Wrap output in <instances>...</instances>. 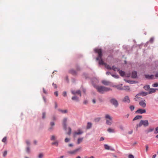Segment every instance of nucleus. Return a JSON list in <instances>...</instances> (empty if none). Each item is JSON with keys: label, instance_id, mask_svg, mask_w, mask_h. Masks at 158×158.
Instances as JSON below:
<instances>
[{"label": "nucleus", "instance_id": "nucleus-60", "mask_svg": "<svg viewBox=\"0 0 158 158\" xmlns=\"http://www.w3.org/2000/svg\"><path fill=\"white\" fill-rule=\"evenodd\" d=\"M139 98H139V97L138 98L137 97H135V98H134V99L135 101H137L138 100V99Z\"/></svg>", "mask_w": 158, "mask_h": 158}, {"label": "nucleus", "instance_id": "nucleus-42", "mask_svg": "<svg viewBox=\"0 0 158 158\" xmlns=\"http://www.w3.org/2000/svg\"><path fill=\"white\" fill-rule=\"evenodd\" d=\"M43 156L44 155L43 153H40L39 154L38 157L39 158H42Z\"/></svg>", "mask_w": 158, "mask_h": 158}, {"label": "nucleus", "instance_id": "nucleus-10", "mask_svg": "<svg viewBox=\"0 0 158 158\" xmlns=\"http://www.w3.org/2000/svg\"><path fill=\"white\" fill-rule=\"evenodd\" d=\"M122 101L124 102H127L129 103L130 102V100L128 96H125L124 98L123 99Z\"/></svg>", "mask_w": 158, "mask_h": 158}, {"label": "nucleus", "instance_id": "nucleus-36", "mask_svg": "<svg viewBox=\"0 0 158 158\" xmlns=\"http://www.w3.org/2000/svg\"><path fill=\"white\" fill-rule=\"evenodd\" d=\"M46 113L45 112H43L42 113V118L43 119H44L46 117Z\"/></svg>", "mask_w": 158, "mask_h": 158}, {"label": "nucleus", "instance_id": "nucleus-2", "mask_svg": "<svg viewBox=\"0 0 158 158\" xmlns=\"http://www.w3.org/2000/svg\"><path fill=\"white\" fill-rule=\"evenodd\" d=\"M98 92L101 94L104 92H107L112 89L103 86H98L96 88Z\"/></svg>", "mask_w": 158, "mask_h": 158}, {"label": "nucleus", "instance_id": "nucleus-31", "mask_svg": "<svg viewBox=\"0 0 158 158\" xmlns=\"http://www.w3.org/2000/svg\"><path fill=\"white\" fill-rule=\"evenodd\" d=\"M101 119V118L100 117L96 118L94 119V121L95 122H98L100 121Z\"/></svg>", "mask_w": 158, "mask_h": 158}, {"label": "nucleus", "instance_id": "nucleus-46", "mask_svg": "<svg viewBox=\"0 0 158 158\" xmlns=\"http://www.w3.org/2000/svg\"><path fill=\"white\" fill-rule=\"evenodd\" d=\"M7 154V151L6 150L3 153V156L5 157Z\"/></svg>", "mask_w": 158, "mask_h": 158}, {"label": "nucleus", "instance_id": "nucleus-50", "mask_svg": "<svg viewBox=\"0 0 158 158\" xmlns=\"http://www.w3.org/2000/svg\"><path fill=\"white\" fill-rule=\"evenodd\" d=\"M70 140L69 139L66 138L65 139V142L66 143H67L70 141Z\"/></svg>", "mask_w": 158, "mask_h": 158}, {"label": "nucleus", "instance_id": "nucleus-20", "mask_svg": "<svg viewBox=\"0 0 158 158\" xmlns=\"http://www.w3.org/2000/svg\"><path fill=\"white\" fill-rule=\"evenodd\" d=\"M102 83L104 85H109L110 82L106 80H102Z\"/></svg>", "mask_w": 158, "mask_h": 158}, {"label": "nucleus", "instance_id": "nucleus-6", "mask_svg": "<svg viewBox=\"0 0 158 158\" xmlns=\"http://www.w3.org/2000/svg\"><path fill=\"white\" fill-rule=\"evenodd\" d=\"M71 93L72 94L75 95L76 94L79 95L80 97H81V91L80 90H78L76 91L75 90H72L71 91Z\"/></svg>", "mask_w": 158, "mask_h": 158}, {"label": "nucleus", "instance_id": "nucleus-18", "mask_svg": "<svg viewBox=\"0 0 158 158\" xmlns=\"http://www.w3.org/2000/svg\"><path fill=\"white\" fill-rule=\"evenodd\" d=\"M92 124L91 123L88 122L87 123V125L86 126V129H90L92 127Z\"/></svg>", "mask_w": 158, "mask_h": 158}, {"label": "nucleus", "instance_id": "nucleus-19", "mask_svg": "<svg viewBox=\"0 0 158 158\" xmlns=\"http://www.w3.org/2000/svg\"><path fill=\"white\" fill-rule=\"evenodd\" d=\"M142 118V115H138L135 116V118L133 119V121H134L135 120L141 119Z\"/></svg>", "mask_w": 158, "mask_h": 158}, {"label": "nucleus", "instance_id": "nucleus-43", "mask_svg": "<svg viewBox=\"0 0 158 158\" xmlns=\"http://www.w3.org/2000/svg\"><path fill=\"white\" fill-rule=\"evenodd\" d=\"M154 133L155 134H157L158 133V127L156 128Z\"/></svg>", "mask_w": 158, "mask_h": 158}, {"label": "nucleus", "instance_id": "nucleus-57", "mask_svg": "<svg viewBox=\"0 0 158 158\" xmlns=\"http://www.w3.org/2000/svg\"><path fill=\"white\" fill-rule=\"evenodd\" d=\"M50 124L52 127L53 126L55 125V123L53 122H50Z\"/></svg>", "mask_w": 158, "mask_h": 158}, {"label": "nucleus", "instance_id": "nucleus-1", "mask_svg": "<svg viewBox=\"0 0 158 158\" xmlns=\"http://www.w3.org/2000/svg\"><path fill=\"white\" fill-rule=\"evenodd\" d=\"M94 52L98 54V56L96 58V60L98 61L100 65H104L105 67L108 69H111V67L109 65L104 63L102 59V50L101 48H95L94 49Z\"/></svg>", "mask_w": 158, "mask_h": 158}, {"label": "nucleus", "instance_id": "nucleus-35", "mask_svg": "<svg viewBox=\"0 0 158 158\" xmlns=\"http://www.w3.org/2000/svg\"><path fill=\"white\" fill-rule=\"evenodd\" d=\"M105 118H108L111 121H112V119L111 117L108 114H106L105 116Z\"/></svg>", "mask_w": 158, "mask_h": 158}, {"label": "nucleus", "instance_id": "nucleus-49", "mask_svg": "<svg viewBox=\"0 0 158 158\" xmlns=\"http://www.w3.org/2000/svg\"><path fill=\"white\" fill-rule=\"evenodd\" d=\"M126 81L127 82L130 83V84H132L133 83V82H134V81H130V80H127Z\"/></svg>", "mask_w": 158, "mask_h": 158}, {"label": "nucleus", "instance_id": "nucleus-3", "mask_svg": "<svg viewBox=\"0 0 158 158\" xmlns=\"http://www.w3.org/2000/svg\"><path fill=\"white\" fill-rule=\"evenodd\" d=\"M142 125H143L145 127H147L148 126L149 123L148 120H141L140 121L139 124L136 125V129L137 130V128L138 127H141Z\"/></svg>", "mask_w": 158, "mask_h": 158}, {"label": "nucleus", "instance_id": "nucleus-45", "mask_svg": "<svg viewBox=\"0 0 158 158\" xmlns=\"http://www.w3.org/2000/svg\"><path fill=\"white\" fill-rule=\"evenodd\" d=\"M152 86L155 87H157L158 86V83H156L153 84L152 85Z\"/></svg>", "mask_w": 158, "mask_h": 158}, {"label": "nucleus", "instance_id": "nucleus-5", "mask_svg": "<svg viewBox=\"0 0 158 158\" xmlns=\"http://www.w3.org/2000/svg\"><path fill=\"white\" fill-rule=\"evenodd\" d=\"M69 73L72 75L75 76L77 75V71L74 70L73 69H71L69 70Z\"/></svg>", "mask_w": 158, "mask_h": 158}, {"label": "nucleus", "instance_id": "nucleus-32", "mask_svg": "<svg viewBox=\"0 0 158 158\" xmlns=\"http://www.w3.org/2000/svg\"><path fill=\"white\" fill-rule=\"evenodd\" d=\"M150 86L149 85H146L143 87V88L145 90H147L149 89H150Z\"/></svg>", "mask_w": 158, "mask_h": 158}, {"label": "nucleus", "instance_id": "nucleus-12", "mask_svg": "<svg viewBox=\"0 0 158 158\" xmlns=\"http://www.w3.org/2000/svg\"><path fill=\"white\" fill-rule=\"evenodd\" d=\"M145 100H142L139 102V104L140 106H141L143 107L144 108L146 106V104L145 102Z\"/></svg>", "mask_w": 158, "mask_h": 158}, {"label": "nucleus", "instance_id": "nucleus-25", "mask_svg": "<svg viewBox=\"0 0 158 158\" xmlns=\"http://www.w3.org/2000/svg\"><path fill=\"white\" fill-rule=\"evenodd\" d=\"M83 133L82 131H81L80 130H79L78 132H74L75 135H79Z\"/></svg>", "mask_w": 158, "mask_h": 158}, {"label": "nucleus", "instance_id": "nucleus-33", "mask_svg": "<svg viewBox=\"0 0 158 158\" xmlns=\"http://www.w3.org/2000/svg\"><path fill=\"white\" fill-rule=\"evenodd\" d=\"M83 76L86 78L87 79L88 78V74L86 73H84L83 74Z\"/></svg>", "mask_w": 158, "mask_h": 158}, {"label": "nucleus", "instance_id": "nucleus-59", "mask_svg": "<svg viewBox=\"0 0 158 158\" xmlns=\"http://www.w3.org/2000/svg\"><path fill=\"white\" fill-rule=\"evenodd\" d=\"M43 100H44V102L45 103H46V100L45 97L44 96H43Z\"/></svg>", "mask_w": 158, "mask_h": 158}, {"label": "nucleus", "instance_id": "nucleus-56", "mask_svg": "<svg viewBox=\"0 0 158 158\" xmlns=\"http://www.w3.org/2000/svg\"><path fill=\"white\" fill-rule=\"evenodd\" d=\"M43 89L44 93L45 94H48L47 92L45 89L44 88H43Z\"/></svg>", "mask_w": 158, "mask_h": 158}, {"label": "nucleus", "instance_id": "nucleus-48", "mask_svg": "<svg viewBox=\"0 0 158 158\" xmlns=\"http://www.w3.org/2000/svg\"><path fill=\"white\" fill-rule=\"evenodd\" d=\"M52 85L53 86L54 89H56L57 88V85L56 84H55L54 83H53L52 84Z\"/></svg>", "mask_w": 158, "mask_h": 158}, {"label": "nucleus", "instance_id": "nucleus-15", "mask_svg": "<svg viewBox=\"0 0 158 158\" xmlns=\"http://www.w3.org/2000/svg\"><path fill=\"white\" fill-rule=\"evenodd\" d=\"M71 99L73 100L76 102H79V98L75 95L73 96Z\"/></svg>", "mask_w": 158, "mask_h": 158}, {"label": "nucleus", "instance_id": "nucleus-54", "mask_svg": "<svg viewBox=\"0 0 158 158\" xmlns=\"http://www.w3.org/2000/svg\"><path fill=\"white\" fill-rule=\"evenodd\" d=\"M128 158H134V156L132 154H130L128 156Z\"/></svg>", "mask_w": 158, "mask_h": 158}, {"label": "nucleus", "instance_id": "nucleus-26", "mask_svg": "<svg viewBox=\"0 0 158 158\" xmlns=\"http://www.w3.org/2000/svg\"><path fill=\"white\" fill-rule=\"evenodd\" d=\"M75 67L77 71H78L81 70V68L78 64H76V65Z\"/></svg>", "mask_w": 158, "mask_h": 158}, {"label": "nucleus", "instance_id": "nucleus-21", "mask_svg": "<svg viewBox=\"0 0 158 158\" xmlns=\"http://www.w3.org/2000/svg\"><path fill=\"white\" fill-rule=\"evenodd\" d=\"M156 89H155L154 88L150 89L149 92H148V94H152V93L155 92H156Z\"/></svg>", "mask_w": 158, "mask_h": 158}, {"label": "nucleus", "instance_id": "nucleus-44", "mask_svg": "<svg viewBox=\"0 0 158 158\" xmlns=\"http://www.w3.org/2000/svg\"><path fill=\"white\" fill-rule=\"evenodd\" d=\"M7 140V137L5 136L2 139V141L3 143H5Z\"/></svg>", "mask_w": 158, "mask_h": 158}, {"label": "nucleus", "instance_id": "nucleus-28", "mask_svg": "<svg viewBox=\"0 0 158 158\" xmlns=\"http://www.w3.org/2000/svg\"><path fill=\"white\" fill-rule=\"evenodd\" d=\"M26 151L28 154H29L30 153V149L29 146H27V147L26 148Z\"/></svg>", "mask_w": 158, "mask_h": 158}, {"label": "nucleus", "instance_id": "nucleus-47", "mask_svg": "<svg viewBox=\"0 0 158 158\" xmlns=\"http://www.w3.org/2000/svg\"><path fill=\"white\" fill-rule=\"evenodd\" d=\"M55 139V137L54 135H53L52 136L50 139L51 140H54Z\"/></svg>", "mask_w": 158, "mask_h": 158}, {"label": "nucleus", "instance_id": "nucleus-64", "mask_svg": "<svg viewBox=\"0 0 158 158\" xmlns=\"http://www.w3.org/2000/svg\"><path fill=\"white\" fill-rule=\"evenodd\" d=\"M88 101L87 100H85L83 102V103L85 104H86L87 103Z\"/></svg>", "mask_w": 158, "mask_h": 158}, {"label": "nucleus", "instance_id": "nucleus-14", "mask_svg": "<svg viewBox=\"0 0 158 158\" xmlns=\"http://www.w3.org/2000/svg\"><path fill=\"white\" fill-rule=\"evenodd\" d=\"M145 77L149 79H154V75H149L147 74L144 75Z\"/></svg>", "mask_w": 158, "mask_h": 158}, {"label": "nucleus", "instance_id": "nucleus-22", "mask_svg": "<svg viewBox=\"0 0 158 158\" xmlns=\"http://www.w3.org/2000/svg\"><path fill=\"white\" fill-rule=\"evenodd\" d=\"M123 90H124L126 91H129L130 90V88L128 86H123Z\"/></svg>", "mask_w": 158, "mask_h": 158}, {"label": "nucleus", "instance_id": "nucleus-53", "mask_svg": "<svg viewBox=\"0 0 158 158\" xmlns=\"http://www.w3.org/2000/svg\"><path fill=\"white\" fill-rule=\"evenodd\" d=\"M26 144L28 145V146H29L30 144V142L28 140H26Z\"/></svg>", "mask_w": 158, "mask_h": 158}, {"label": "nucleus", "instance_id": "nucleus-16", "mask_svg": "<svg viewBox=\"0 0 158 158\" xmlns=\"http://www.w3.org/2000/svg\"><path fill=\"white\" fill-rule=\"evenodd\" d=\"M154 129V128H149L145 130V132L146 134H148L149 132L153 131Z\"/></svg>", "mask_w": 158, "mask_h": 158}, {"label": "nucleus", "instance_id": "nucleus-29", "mask_svg": "<svg viewBox=\"0 0 158 158\" xmlns=\"http://www.w3.org/2000/svg\"><path fill=\"white\" fill-rule=\"evenodd\" d=\"M68 130H69L68 132H67L66 134H68L69 135H70L71 134V128L70 127H68Z\"/></svg>", "mask_w": 158, "mask_h": 158}, {"label": "nucleus", "instance_id": "nucleus-37", "mask_svg": "<svg viewBox=\"0 0 158 158\" xmlns=\"http://www.w3.org/2000/svg\"><path fill=\"white\" fill-rule=\"evenodd\" d=\"M104 147H105V149H107V150H110V147L108 145L105 144L104 145Z\"/></svg>", "mask_w": 158, "mask_h": 158}, {"label": "nucleus", "instance_id": "nucleus-38", "mask_svg": "<svg viewBox=\"0 0 158 158\" xmlns=\"http://www.w3.org/2000/svg\"><path fill=\"white\" fill-rule=\"evenodd\" d=\"M118 68H117L114 65L112 66L111 68V69H112L113 70L115 71H116V69H117L118 70Z\"/></svg>", "mask_w": 158, "mask_h": 158}, {"label": "nucleus", "instance_id": "nucleus-40", "mask_svg": "<svg viewBox=\"0 0 158 158\" xmlns=\"http://www.w3.org/2000/svg\"><path fill=\"white\" fill-rule=\"evenodd\" d=\"M106 123L107 125H110L112 124V123L111 122H110V121H109L108 120H106Z\"/></svg>", "mask_w": 158, "mask_h": 158}, {"label": "nucleus", "instance_id": "nucleus-61", "mask_svg": "<svg viewBox=\"0 0 158 158\" xmlns=\"http://www.w3.org/2000/svg\"><path fill=\"white\" fill-rule=\"evenodd\" d=\"M148 145H146V151L147 152L148 150Z\"/></svg>", "mask_w": 158, "mask_h": 158}, {"label": "nucleus", "instance_id": "nucleus-8", "mask_svg": "<svg viewBox=\"0 0 158 158\" xmlns=\"http://www.w3.org/2000/svg\"><path fill=\"white\" fill-rule=\"evenodd\" d=\"M146 111L145 109H139L135 111V113L136 114H142L143 113H145Z\"/></svg>", "mask_w": 158, "mask_h": 158}, {"label": "nucleus", "instance_id": "nucleus-34", "mask_svg": "<svg viewBox=\"0 0 158 158\" xmlns=\"http://www.w3.org/2000/svg\"><path fill=\"white\" fill-rule=\"evenodd\" d=\"M52 145H56V146L57 147L58 145V142L57 141L55 142H52Z\"/></svg>", "mask_w": 158, "mask_h": 158}, {"label": "nucleus", "instance_id": "nucleus-9", "mask_svg": "<svg viewBox=\"0 0 158 158\" xmlns=\"http://www.w3.org/2000/svg\"><path fill=\"white\" fill-rule=\"evenodd\" d=\"M81 148V147L77 148L73 151H69L68 152V153L70 154H73L76 153L77 152L79 151Z\"/></svg>", "mask_w": 158, "mask_h": 158}, {"label": "nucleus", "instance_id": "nucleus-39", "mask_svg": "<svg viewBox=\"0 0 158 158\" xmlns=\"http://www.w3.org/2000/svg\"><path fill=\"white\" fill-rule=\"evenodd\" d=\"M130 109L131 111H133L135 108V107L133 105L131 106L130 107Z\"/></svg>", "mask_w": 158, "mask_h": 158}, {"label": "nucleus", "instance_id": "nucleus-24", "mask_svg": "<svg viewBox=\"0 0 158 158\" xmlns=\"http://www.w3.org/2000/svg\"><path fill=\"white\" fill-rule=\"evenodd\" d=\"M140 93L141 95L142 96H146L148 94H149L148 93V92H143V91H142Z\"/></svg>", "mask_w": 158, "mask_h": 158}, {"label": "nucleus", "instance_id": "nucleus-62", "mask_svg": "<svg viewBox=\"0 0 158 158\" xmlns=\"http://www.w3.org/2000/svg\"><path fill=\"white\" fill-rule=\"evenodd\" d=\"M55 108H56L57 107V104L56 102H55Z\"/></svg>", "mask_w": 158, "mask_h": 158}, {"label": "nucleus", "instance_id": "nucleus-4", "mask_svg": "<svg viewBox=\"0 0 158 158\" xmlns=\"http://www.w3.org/2000/svg\"><path fill=\"white\" fill-rule=\"evenodd\" d=\"M110 102L115 107H117L118 106L119 104L118 101L114 98H111L110 100Z\"/></svg>", "mask_w": 158, "mask_h": 158}, {"label": "nucleus", "instance_id": "nucleus-13", "mask_svg": "<svg viewBox=\"0 0 158 158\" xmlns=\"http://www.w3.org/2000/svg\"><path fill=\"white\" fill-rule=\"evenodd\" d=\"M131 77L133 78H136L137 77V72L135 71L132 72L131 73Z\"/></svg>", "mask_w": 158, "mask_h": 158}, {"label": "nucleus", "instance_id": "nucleus-58", "mask_svg": "<svg viewBox=\"0 0 158 158\" xmlns=\"http://www.w3.org/2000/svg\"><path fill=\"white\" fill-rule=\"evenodd\" d=\"M54 95L56 97L58 96V92L57 91L55 92L54 93Z\"/></svg>", "mask_w": 158, "mask_h": 158}, {"label": "nucleus", "instance_id": "nucleus-17", "mask_svg": "<svg viewBox=\"0 0 158 158\" xmlns=\"http://www.w3.org/2000/svg\"><path fill=\"white\" fill-rule=\"evenodd\" d=\"M117 70L118 71H119V73L121 76L124 77V76L125 72L124 71L122 70H120L119 69H118Z\"/></svg>", "mask_w": 158, "mask_h": 158}, {"label": "nucleus", "instance_id": "nucleus-30", "mask_svg": "<svg viewBox=\"0 0 158 158\" xmlns=\"http://www.w3.org/2000/svg\"><path fill=\"white\" fill-rule=\"evenodd\" d=\"M107 131L109 132L114 133V130L110 128H108L107 129Z\"/></svg>", "mask_w": 158, "mask_h": 158}, {"label": "nucleus", "instance_id": "nucleus-23", "mask_svg": "<svg viewBox=\"0 0 158 158\" xmlns=\"http://www.w3.org/2000/svg\"><path fill=\"white\" fill-rule=\"evenodd\" d=\"M58 111L62 113H66L68 112V110H62L60 109H58Z\"/></svg>", "mask_w": 158, "mask_h": 158}, {"label": "nucleus", "instance_id": "nucleus-55", "mask_svg": "<svg viewBox=\"0 0 158 158\" xmlns=\"http://www.w3.org/2000/svg\"><path fill=\"white\" fill-rule=\"evenodd\" d=\"M65 79H66V80L67 81V82L68 83H69V79L68 76H66Z\"/></svg>", "mask_w": 158, "mask_h": 158}, {"label": "nucleus", "instance_id": "nucleus-11", "mask_svg": "<svg viewBox=\"0 0 158 158\" xmlns=\"http://www.w3.org/2000/svg\"><path fill=\"white\" fill-rule=\"evenodd\" d=\"M122 84H120L117 85H114L113 86V87H115L119 90H123V88L122 87Z\"/></svg>", "mask_w": 158, "mask_h": 158}, {"label": "nucleus", "instance_id": "nucleus-7", "mask_svg": "<svg viewBox=\"0 0 158 158\" xmlns=\"http://www.w3.org/2000/svg\"><path fill=\"white\" fill-rule=\"evenodd\" d=\"M67 121V118H64L63 121V126L64 129L66 130L67 129V124L66 122Z\"/></svg>", "mask_w": 158, "mask_h": 158}, {"label": "nucleus", "instance_id": "nucleus-51", "mask_svg": "<svg viewBox=\"0 0 158 158\" xmlns=\"http://www.w3.org/2000/svg\"><path fill=\"white\" fill-rule=\"evenodd\" d=\"M154 40V38L153 37H152L150 38L149 41L151 43H152Z\"/></svg>", "mask_w": 158, "mask_h": 158}, {"label": "nucleus", "instance_id": "nucleus-41", "mask_svg": "<svg viewBox=\"0 0 158 158\" xmlns=\"http://www.w3.org/2000/svg\"><path fill=\"white\" fill-rule=\"evenodd\" d=\"M111 75L115 78H119V76L118 75H115L114 74H111Z\"/></svg>", "mask_w": 158, "mask_h": 158}, {"label": "nucleus", "instance_id": "nucleus-52", "mask_svg": "<svg viewBox=\"0 0 158 158\" xmlns=\"http://www.w3.org/2000/svg\"><path fill=\"white\" fill-rule=\"evenodd\" d=\"M63 95L64 97H65L67 96V93L65 91L63 92Z\"/></svg>", "mask_w": 158, "mask_h": 158}, {"label": "nucleus", "instance_id": "nucleus-27", "mask_svg": "<svg viewBox=\"0 0 158 158\" xmlns=\"http://www.w3.org/2000/svg\"><path fill=\"white\" fill-rule=\"evenodd\" d=\"M83 138H79L77 139V143L78 144H80L81 142L83 140Z\"/></svg>", "mask_w": 158, "mask_h": 158}, {"label": "nucleus", "instance_id": "nucleus-63", "mask_svg": "<svg viewBox=\"0 0 158 158\" xmlns=\"http://www.w3.org/2000/svg\"><path fill=\"white\" fill-rule=\"evenodd\" d=\"M119 128L122 130H123L124 129L122 125L120 126Z\"/></svg>", "mask_w": 158, "mask_h": 158}]
</instances>
